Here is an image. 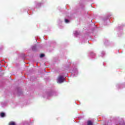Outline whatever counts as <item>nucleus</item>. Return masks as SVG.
Returning <instances> with one entry per match:
<instances>
[{
    "mask_svg": "<svg viewBox=\"0 0 125 125\" xmlns=\"http://www.w3.org/2000/svg\"><path fill=\"white\" fill-rule=\"evenodd\" d=\"M65 23H69V20H67V19H65Z\"/></svg>",
    "mask_w": 125,
    "mask_h": 125,
    "instance_id": "obj_6",
    "label": "nucleus"
},
{
    "mask_svg": "<svg viewBox=\"0 0 125 125\" xmlns=\"http://www.w3.org/2000/svg\"><path fill=\"white\" fill-rule=\"evenodd\" d=\"M8 125H16L15 122H11L9 123Z\"/></svg>",
    "mask_w": 125,
    "mask_h": 125,
    "instance_id": "obj_4",
    "label": "nucleus"
},
{
    "mask_svg": "<svg viewBox=\"0 0 125 125\" xmlns=\"http://www.w3.org/2000/svg\"><path fill=\"white\" fill-rule=\"evenodd\" d=\"M42 57H44V54H41L40 55V58H42Z\"/></svg>",
    "mask_w": 125,
    "mask_h": 125,
    "instance_id": "obj_5",
    "label": "nucleus"
},
{
    "mask_svg": "<svg viewBox=\"0 0 125 125\" xmlns=\"http://www.w3.org/2000/svg\"><path fill=\"white\" fill-rule=\"evenodd\" d=\"M65 81V78L62 76H59L58 78V81L60 83H62Z\"/></svg>",
    "mask_w": 125,
    "mask_h": 125,
    "instance_id": "obj_1",
    "label": "nucleus"
},
{
    "mask_svg": "<svg viewBox=\"0 0 125 125\" xmlns=\"http://www.w3.org/2000/svg\"><path fill=\"white\" fill-rule=\"evenodd\" d=\"M0 116L1 118H4V117H5V113L3 112H1L0 114Z\"/></svg>",
    "mask_w": 125,
    "mask_h": 125,
    "instance_id": "obj_2",
    "label": "nucleus"
},
{
    "mask_svg": "<svg viewBox=\"0 0 125 125\" xmlns=\"http://www.w3.org/2000/svg\"><path fill=\"white\" fill-rule=\"evenodd\" d=\"M87 125H92V122L91 121H88L87 122Z\"/></svg>",
    "mask_w": 125,
    "mask_h": 125,
    "instance_id": "obj_3",
    "label": "nucleus"
}]
</instances>
